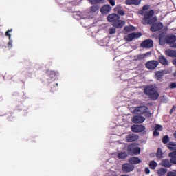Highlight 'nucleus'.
Here are the masks:
<instances>
[{
    "instance_id": "obj_1",
    "label": "nucleus",
    "mask_w": 176,
    "mask_h": 176,
    "mask_svg": "<svg viewBox=\"0 0 176 176\" xmlns=\"http://www.w3.org/2000/svg\"><path fill=\"white\" fill-rule=\"evenodd\" d=\"M150 8L151 5L146 4L142 7V9L139 11V13L141 14V16H144L142 21V24H144V25H152L150 28V30L152 32H157V31L163 30V23L162 22H157V18L153 17L155 15V10H149Z\"/></svg>"
},
{
    "instance_id": "obj_2",
    "label": "nucleus",
    "mask_w": 176,
    "mask_h": 176,
    "mask_svg": "<svg viewBox=\"0 0 176 176\" xmlns=\"http://www.w3.org/2000/svg\"><path fill=\"white\" fill-rule=\"evenodd\" d=\"M159 42L161 46H164L166 43L170 45V47L176 49V36L174 34L166 35L164 33H161L159 35Z\"/></svg>"
},
{
    "instance_id": "obj_3",
    "label": "nucleus",
    "mask_w": 176,
    "mask_h": 176,
    "mask_svg": "<svg viewBox=\"0 0 176 176\" xmlns=\"http://www.w3.org/2000/svg\"><path fill=\"white\" fill-rule=\"evenodd\" d=\"M144 93L146 96H148L149 98L153 101H156L160 97L157 88L152 85L146 87L144 89Z\"/></svg>"
},
{
    "instance_id": "obj_4",
    "label": "nucleus",
    "mask_w": 176,
    "mask_h": 176,
    "mask_svg": "<svg viewBox=\"0 0 176 176\" xmlns=\"http://www.w3.org/2000/svg\"><path fill=\"white\" fill-rule=\"evenodd\" d=\"M126 152L130 156H134V155H140L141 153V148L137 147L135 143H131L127 146Z\"/></svg>"
},
{
    "instance_id": "obj_5",
    "label": "nucleus",
    "mask_w": 176,
    "mask_h": 176,
    "mask_svg": "<svg viewBox=\"0 0 176 176\" xmlns=\"http://www.w3.org/2000/svg\"><path fill=\"white\" fill-rule=\"evenodd\" d=\"M142 34L141 32H133L129 34L127 36H124V40L126 42H131L133 39H138V38H141Z\"/></svg>"
},
{
    "instance_id": "obj_6",
    "label": "nucleus",
    "mask_w": 176,
    "mask_h": 176,
    "mask_svg": "<svg viewBox=\"0 0 176 176\" xmlns=\"http://www.w3.org/2000/svg\"><path fill=\"white\" fill-rule=\"evenodd\" d=\"M147 111H148V107L140 106V107H135L133 113H135V115H144V113H146Z\"/></svg>"
},
{
    "instance_id": "obj_7",
    "label": "nucleus",
    "mask_w": 176,
    "mask_h": 176,
    "mask_svg": "<svg viewBox=\"0 0 176 176\" xmlns=\"http://www.w3.org/2000/svg\"><path fill=\"white\" fill-rule=\"evenodd\" d=\"M140 46L143 49H151V47H153V41L152 39H146L142 42Z\"/></svg>"
},
{
    "instance_id": "obj_8",
    "label": "nucleus",
    "mask_w": 176,
    "mask_h": 176,
    "mask_svg": "<svg viewBox=\"0 0 176 176\" xmlns=\"http://www.w3.org/2000/svg\"><path fill=\"white\" fill-rule=\"evenodd\" d=\"M157 65H159L158 60H149L146 63V68L148 69H155L157 67Z\"/></svg>"
},
{
    "instance_id": "obj_9",
    "label": "nucleus",
    "mask_w": 176,
    "mask_h": 176,
    "mask_svg": "<svg viewBox=\"0 0 176 176\" xmlns=\"http://www.w3.org/2000/svg\"><path fill=\"white\" fill-rule=\"evenodd\" d=\"M133 123L136 124H141L145 122V118L142 116H135L131 119Z\"/></svg>"
},
{
    "instance_id": "obj_10",
    "label": "nucleus",
    "mask_w": 176,
    "mask_h": 176,
    "mask_svg": "<svg viewBox=\"0 0 176 176\" xmlns=\"http://www.w3.org/2000/svg\"><path fill=\"white\" fill-rule=\"evenodd\" d=\"M122 170L124 173H131V171L134 170V166L131 164H124L122 166Z\"/></svg>"
},
{
    "instance_id": "obj_11",
    "label": "nucleus",
    "mask_w": 176,
    "mask_h": 176,
    "mask_svg": "<svg viewBox=\"0 0 176 176\" xmlns=\"http://www.w3.org/2000/svg\"><path fill=\"white\" fill-rule=\"evenodd\" d=\"M131 129L133 133H142L145 130V126L144 125H133Z\"/></svg>"
},
{
    "instance_id": "obj_12",
    "label": "nucleus",
    "mask_w": 176,
    "mask_h": 176,
    "mask_svg": "<svg viewBox=\"0 0 176 176\" xmlns=\"http://www.w3.org/2000/svg\"><path fill=\"white\" fill-rule=\"evenodd\" d=\"M140 138L138 135L132 133L126 136L125 140L126 142H134V141H137Z\"/></svg>"
},
{
    "instance_id": "obj_13",
    "label": "nucleus",
    "mask_w": 176,
    "mask_h": 176,
    "mask_svg": "<svg viewBox=\"0 0 176 176\" xmlns=\"http://www.w3.org/2000/svg\"><path fill=\"white\" fill-rule=\"evenodd\" d=\"M120 19V16L116 14H111L107 16V21L110 23H116V21Z\"/></svg>"
},
{
    "instance_id": "obj_14",
    "label": "nucleus",
    "mask_w": 176,
    "mask_h": 176,
    "mask_svg": "<svg viewBox=\"0 0 176 176\" xmlns=\"http://www.w3.org/2000/svg\"><path fill=\"white\" fill-rule=\"evenodd\" d=\"M126 24V21L118 19L116 22L112 23L113 27L115 28H122Z\"/></svg>"
},
{
    "instance_id": "obj_15",
    "label": "nucleus",
    "mask_w": 176,
    "mask_h": 176,
    "mask_svg": "<svg viewBox=\"0 0 176 176\" xmlns=\"http://www.w3.org/2000/svg\"><path fill=\"white\" fill-rule=\"evenodd\" d=\"M111 9H112L111 6L104 5L100 8V12L102 13V14H107L109 13V12H111Z\"/></svg>"
},
{
    "instance_id": "obj_16",
    "label": "nucleus",
    "mask_w": 176,
    "mask_h": 176,
    "mask_svg": "<svg viewBox=\"0 0 176 176\" xmlns=\"http://www.w3.org/2000/svg\"><path fill=\"white\" fill-rule=\"evenodd\" d=\"M164 54L168 57L176 58V50L168 49L164 51Z\"/></svg>"
},
{
    "instance_id": "obj_17",
    "label": "nucleus",
    "mask_w": 176,
    "mask_h": 176,
    "mask_svg": "<svg viewBox=\"0 0 176 176\" xmlns=\"http://www.w3.org/2000/svg\"><path fill=\"white\" fill-rule=\"evenodd\" d=\"M161 166L162 167H166V168H170L173 164H171V160H168L167 159L162 160L161 162Z\"/></svg>"
},
{
    "instance_id": "obj_18",
    "label": "nucleus",
    "mask_w": 176,
    "mask_h": 176,
    "mask_svg": "<svg viewBox=\"0 0 176 176\" xmlns=\"http://www.w3.org/2000/svg\"><path fill=\"white\" fill-rule=\"evenodd\" d=\"M158 63H160L162 65H168V60H167L164 55L158 56Z\"/></svg>"
},
{
    "instance_id": "obj_19",
    "label": "nucleus",
    "mask_w": 176,
    "mask_h": 176,
    "mask_svg": "<svg viewBox=\"0 0 176 176\" xmlns=\"http://www.w3.org/2000/svg\"><path fill=\"white\" fill-rule=\"evenodd\" d=\"M142 161L137 157H132L129 159V162L131 163V164H140Z\"/></svg>"
},
{
    "instance_id": "obj_20",
    "label": "nucleus",
    "mask_w": 176,
    "mask_h": 176,
    "mask_svg": "<svg viewBox=\"0 0 176 176\" xmlns=\"http://www.w3.org/2000/svg\"><path fill=\"white\" fill-rule=\"evenodd\" d=\"M166 147L169 149V151H176V142H169L166 144Z\"/></svg>"
},
{
    "instance_id": "obj_21",
    "label": "nucleus",
    "mask_w": 176,
    "mask_h": 176,
    "mask_svg": "<svg viewBox=\"0 0 176 176\" xmlns=\"http://www.w3.org/2000/svg\"><path fill=\"white\" fill-rule=\"evenodd\" d=\"M164 74H166L164 70H161V71L157 72L155 73V76H156L157 80H160V79H162V78H163V76L164 75Z\"/></svg>"
},
{
    "instance_id": "obj_22",
    "label": "nucleus",
    "mask_w": 176,
    "mask_h": 176,
    "mask_svg": "<svg viewBox=\"0 0 176 176\" xmlns=\"http://www.w3.org/2000/svg\"><path fill=\"white\" fill-rule=\"evenodd\" d=\"M126 5H135V6H138L140 5V0H126Z\"/></svg>"
},
{
    "instance_id": "obj_23",
    "label": "nucleus",
    "mask_w": 176,
    "mask_h": 176,
    "mask_svg": "<svg viewBox=\"0 0 176 176\" xmlns=\"http://www.w3.org/2000/svg\"><path fill=\"white\" fill-rule=\"evenodd\" d=\"M127 156V153L126 152H120L117 155L118 159H120L121 160H124Z\"/></svg>"
},
{
    "instance_id": "obj_24",
    "label": "nucleus",
    "mask_w": 176,
    "mask_h": 176,
    "mask_svg": "<svg viewBox=\"0 0 176 176\" xmlns=\"http://www.w3.org/2000/svg\"><path fill=\"white\" fill-rule=\"evenodd\" d=\"M167 171H168L167 169L161 168L157 170V174L159 176H164V175H166V173H167Z\"/></svg>"
},
{
    "instance_id": "obj_25",
    "label": "nucleus",
    "mask_w": 176,
    "mask_h": 176,
    "mask_svg": "<svg viewBox=\"0 0 176 176\" xmlns=\"http://www.w3.org/2000/svg\"><path fill=\"white\" fill-rule=\"evenodd\" d=\"M135 28H134V26L130 25L128 26H125L124 28V31H125V32H131L133 31H135Z\"/></svg>"
},
{
    "instance_id": "obj_26",
    "label": "nucleus",
    "mask_w": 176,
    "mask_h": 176,
    "mask_svg": "<svg viewBox=\"0 0 176 176\" xmlns=\"http://www.w3.org/2000/svg\"><path fill=\"white\" fill-rule=\"evenodd\" d=\"M91 5H97V3H105V0H88Z\"/></svg>"
},
{
    "instance_id": "obj_27",
    "label": "nucleus",
    "mask_w": 176,
    "mask_h": 176,
    "mask_svg": "<svg viewBox=\"0 0 176 176\" xmlns=\"http://www.w3.org/2000/svg\"><path fill=\"white\" fill-rule=\"evenodd\" d=\"M149 167L151 170H155L157 167V163L155 160L151 161L149 163Z\"/></svg>"
},
{
    "instance_id": "obj_28",
    "label": "nucleus",
    "mask_w": 176,
    "mask_h": 176,
    "mask_svg": "<svg viewBox=\"0 0 176 176\" xmlns=\"http://www.w3.org/2000/svg\"><path fill=\"white\" fill-rule=\"evenodd\" d=\"M170 142V137L168 135H166L162 138V143L167 145Z\"/></svg>"
},
{
    "instance_id": "obj_29",
    "label": "nucleus",
    "mask_w": 176,
    "mask_h": 176,
    "mask_svg": "<svg viewBox=\"0 0 176 176\" xmlns=\"http://www.w3.org/2000/svg\"><path fill=\"white\" fill-rule=\"evenodd\" d=\"M156 156L158 159H163V152L162 151L161 148L157 149Z\"/></svg>"
},
{
    "instance_id": "obj_30",
    "label": "nucleus",
    "mask_w": 176,
    "mask_h": 176,
    "mask_svg": "<svg viewBox=\"0 0 176 176\" xmlns=\"http://www.w3.org/2000/svg\"><path fill=\"white\" fill-rule=\"evenodd\" d=\"M99 10H100V6H93L90 8V12L91 13H96V12H97Z\"/></svg>"
},
{
    "instance_id": "obj_31",
    "label": "nucleus",
    "mask_w": 176,
    "mask_h": 176,
    "mask_svg": "<svg viewBox=\"0 0 176 176\" xmlns=\"http://www.w3.org/2000/svg\"><path fill=\"white\" fill-rule=\"evenodd\" d=\"M135 58L137 60H144V58H145V56L144 54H138L136 56H135Z\"/></svg>"
},
{
    "instance_id": "obj_32",
    "label": "nucleus",
    "mask_w": 176,
    "mask_h": 176,
    "mask_svg": "<svg viewBox=\"0 0 176 176\" xmlns=\"http://www.w3.org/2000/svg\"><path fill=\"white\" fill-rule=\"evenodd\" d=\"M155 130L157 131H162L163 130V126L162 125L156 124L155 126Z\"/></svg>"
},
{
    "instance_id": "obj_33",
    "label": "nucleus",
    "mask_w": 176,
    "mask_h": 176,
    "mask_svg": "<svg viewBox=\"0 0 176 176\" xmlns=\"http://www.w3.org/2000/svg\"><path fill=\"white\" fill-rule=\"evenodd\" d=\"M167 176H176V170H174L173 171L168 172Z\"/></svg>"
},
{
    "instance_id": "obj_34",
    "label": "nucleus",
    "mask_w": 176,
    "mask_h": 176,
    "mask_svg": "<svg viewBox=\"0 0 176 176\" xmlns=\"http://www.w3.org/2000/svg\"><path fill=\"white\" fill-rule=\"evenodd\" d=\"M109 31L110 35H113V34L116 32V28H111Z\"/></svg>"
},
{
    "instance_id": "obj_35",
    "label": "nucleus",
    "mask_w": 176,
    "mask_h": 176,
    "mask_svg": "<svg viewBox=\"0 0 176 176\" xmlns=\"http://www.w3.org/2000/svg\"><path fill=\"white\" fill-rule=\"evenodd\" d=\"M170 158L171 164H176V157H169Z\"/></svg>"
},
{
    "instance_id": "obj_36",
    "label": "nucleus",
    "mask_w": 176,
    "mask_h": 176,
    "mask_svg": "<svg viewBox=\"0 0 176 176\" xmlns=\"http://www.w3.org/2000/svg\"><path fill=\"white\" fill-rule=\"evenodd\" d=\"M12 30L10 29V30H8L6 32V36H8L9 39H10L11 38V35H10V32H12Z\"/></svg>"
},
{
    "instance_id": "obj_37",
    "label": "nucleus",
    "mask_w": 176,
    "mask_h": 176,
    "mask_svg": "<svg viewBox=\"0 0 176 176\" xmlns=\"http://www.w3.org/2000/svg\"><path fill=\"white\" fill-rule=\"evenodd\" d=\"M107 1L111 6H115L116 5L115 0H107Z\"/></svg>"
},
{
    "instance_id": "obj_38",
    "label": "nucleus",
    "mask_w": 176,
    "mask_h": 176,
    "mask_svg": "<svg viewBox=\"0 0 176 176\" xmlns=\"http://www.w3.org/2000/svg\"><path fill=\"white\" fill-rule=\"evenodd\" d=\"M169 157H176V150L175 151H172L168 155Z\"/></svg>"
},
{
    "instance_id": "obj_39",
    "label": "nucleus",
    "mask_w": 176,
    "mask_h": 176,
    "mask_svg": "<svg viewBox=\"0 0 176 176\" xmlns=\"http://www.w3.org/2000/svg\"><path fill=\"white\" fill-rule=\"evenodd\" d=\"M169 87L170 89H176V82H171Z\"/></svg>"
},
{
    "instance_id": "obj_40",
    "label": "nucleus",
    "mask_w": 176,
    "mask_h": 176,
    "mask_svg": "<svg viewBox=\"0 0 176 176\" xmlns=\"http://www.w3.org/2000/svg\"><path fill=\"white\" fill-rule=\"evenodd\" d=\"M153 134L154 137H159L160 135V133L156 129H155Z\"/></svg>"
},
{
    "instance_id": "obj_41",
    "label": "nucleus",
    "mask_w": 176,
    "mask_h": 176,
    "mask_svg": "<svg viewBox=\"0 0 176 176\" xmlns=\"http://www.w3.org/2000/svg\"><path fill=\"white\" fill-rule=\"evenodd\" d=\"M118 14H120V16H124V11L123 10H119Z\"/></svg>"
},
{
    "instance_id": "obj_42",
    "label": "nucleus",
    "mask_w": 176,
    "mask_h": 176,
    "mask_svg": "<svg viewBox=\"0 0 176 176\" xmlns=\"http://www.w3.org/2000/svg\"><path fill=\"white\" fill-rule=\"evenodd\" d=\"M145 173L146 174H149L151 173V170H149V168H145L144 169Z\"/></svg>"
},
{
    "instance_id": "obj_43",
    "label": "nucleus",
    "mask_w": 176,
    "mask_h": 176,
    "mask_svg": "<svg viewBox=\"0 0 176 176\" xmlns=\"http://www.w3.org/2000/svg\"><path fill=\"white\" fill-rule=\"evenodd\" d=\"M152 54L151 52H148L146 54H144V57H146V56H151Z\"/></svg>"
},
{
    "instance_id": "obj_44",
    "label": "nucleus",
    "mask_w": 176,
    "mask_h": 176,
    "mask_svg": "<svg viewBox=\"0 0 176 176\" xmlns=\"http://www.w3.org/2000/svg\"><path fill=\"white\" fill-rule=\"evenodd\" d=\"M12 40L10 39V41L8 43V47H12Z\"/></svg>"
},
{
    "instance_id": "obj_45",
    "label": "nucleus",
    "mask_w": 176,
    "mask_h": 176,
    "mask_svg": "<svg viewBox=\"0 0 176 176\" xmlns=\"http://www.w3.org/2000/svg\"><path fill=\"white\" fill-rule=\"evenodd\" d=\"M111 176H118V174H113V175H111Z\"/></svg>"
},
{
    "instance_id": "obj_46",
    "label": "nucleus",
    "mask_w": 176,
    "mask_h": 176,
    "mask_svg": "<svg viewBox=\"0 0 176 176\" xmlns=\"http://www.w3.org/2000/svg\"><path fill=\"white\" fill-rule=\"evenodd\" d=\"M121 176H129L128 175H122Z\"/></svg>"
},
{
    "instance_id": "obj_47",
    "label": "nucleus",
    "mask_w": 176,
    "mask_h": 176,
    "mask_svg": "<svg viewBox=\"0 0 176 176\" xmlns=\"http://www.w3.org/2000/svg\"><path fill=\"white\" fill-rule=\"evenodd\" d=\"M55 85H56V86H58V82H56Z\"/></svg>"
},
{
    "instance_id": "obj_48",
    "label": "nucleus",
    "mask_w": 176,
    "mask_h": 176,
    "mask_svg": "<svg viewBox=\"0 0 176 176\" xmlns=\"http://www.w3.org/2000/svg\"><path fill=\"white\" fill-rule=\"evenodd\" d=\"M172 112H173V109L170 110V113H171Z\"/></svg>"
},
{
    "instance_id": "obj_49",
    "label": "nucleus",
    "mask_w": 176,
    "mask_h": 176,
    "mask_svg": "<svg viewBox=\"0 0 176 176\" xmlns=\"http://www.w3.org/2000/svg\"><path fill=\"white\" fill-rule=\"evenodd\" d=\"M116 9H118V8H117V7H116V8H114V10H116Z\"/></svg>"
},
{
    "instance_id": "obj_50",
    "label": "nucleus",
    "mask_w": 176,
    "mask_h": 176,
    "mask_svg": "<svg viewBox=\"0 0 176 176\" xmlns=\"http://www.w3.org/2000/svg\"><path fill=\"white\" fill-rule=\"evenodd\" d=\"M173 110H174V107L172 108Z\"/></svg>"
}]
</instances>
